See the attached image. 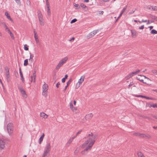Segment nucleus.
Listing matches in <instances>:
<instances>
[{
	"instance_id": "obj_6",
	"label": "nucleus",
	"mask_w": 157,
	"mask_h": 157,
	"mask_svg": "<svg viewBox=\"0 0 157 157\" xmlns=\"http://www.w3.org/2000/svg\"><path fill=\"white\" fill-rule=\"evenodd\" d=\"M38 17L39 18L40 24L41 26L44 25V24L42 14L40 11L37 12Z\"/></svg>"
},
{
	"instance_id": "obj_36",
	"label": "nucleus",
	"mask_w": 157,
	"mask_h": 157,
	"mask_svg": "<svg viewBox=\"0 0 157 157\" xmlns=\"http://www.w3.org/2000/svg\"><path fill=\"white\" fill-rule=\"evenodd\" d=\"M81 6L84 9H85L86 7V6L83 3H81Z\"/></svg>"
},
{
	"instance_id": "obj_60",
	"label": "nucleus",
	"mask_w": 157,
	"mask_h": 157,
	"mask_svg": "<svg viewBox=\"0 0 157 157\" xmlns=\"http://www.w3.org/2000/svg\"><path fill=\"white\" fill-rule=\"evenodd\" d=\"M104 12L102 11H99V14H102Z\"/></svg>"
},
{
	"instance_id": "obj_2",
	"label": "nucleus",
	"mask_w": 157,
	"mask_h": 157,
	"mask_svg": "<svg viewBox=\"0 0 157 157\" xmlns=\"http://www.w3.org/2000/svg\"><path fill=\"white\" fill-rule=\"evenodd\" d=\"M51 146L50 143H47L45 147L42 157H48L50 154Z\"/></svg>"
},
{
	"instance_id": "obj_57",
	"label": "nucleus",
	"mask_w": 157,
	"mask_h": 157,
	"mask_svg": "<svg viewBox=\"0 0 157 157\" xmlns=\"http://www.w3.org/2000/svg\"><path fill=\"white\" fill-rule=\"evenodd\" d=\"M68 86H67H67H66L65 87V88H64V89L63 90V92H64L66 90V89H67V87Z\"/></svg>"
},
{
	"instance_id": "obj_42",
	"label": "nucleus",
	"mask_w": 157,
	"mask_h": 157,
	"mask_svg": "<svg viewBox=\"0 0 157 157\" xmlns=\"http://www.w3.org/2000/svg\"><path fill=\"white\" fill-rule=\"evenodd\" d=\"M144 98H145L147 99H149V100H152L153 99V98H152L147 97H146L145 96H144Z\"/></svg>"
},
{
	"instance_id": "obj_12",
	"label": "nucleus",
	"mask_w": 157,
	"mask_h": 157,
	"mask_svg": "<svg viewBox=\"0 0 157 157\" xmlns=\"http://www.w3.org/2000/svg\"><path fill=\"white\" fill-rule=\"evenodd\" d=\"M85 78V77L84 76H81L80 78L79 79L77 83L79 84V85H81L82 82L84 81Z\"/></svg>"
},
{
	"instance_id": "obj_25",
	"label": "nucleus",
	"mask_w": 157,
	"mask_h": 157,
	"mask_svg": "<svg viewBox=\"0 0 157 157\" xmlns=\"http://www.w3.org/2000/svg\"><path fill=\"white\" fill-rule=\"evenodd\" d=\"M140 76H142V75H138L136 77L137 79L138 80H139L140 81V82H143L144 83V80H143V79H140ZM144 83H146V82H144Z\"/></svg>"
},
{
	"instance_id": "obj_43",
	"label": "nucleus",
	"mask_w": 157,
	"mask_h": 157,
	"mask_svg": "<svg viewBox=\"0 0 157 157\" xmlns=\"http://www.w3.org/2000/svg\"><path fill=\"white\" fill-rule=\"evenodd\" d=\"M18 4H21V2L20 0H14Z\"/></svg>"
},
{
	"instance_id": "obj_15",
	"label": "nucleus",
	"mask_w": 157,
	"mask_h": 157,
	"mask_svg": "<svg viewBox=\"0 0 157 157\" xmlns=\"http://www.w3.org/2000/svg\"><path fill=\"white\" fill-rule=\"evenodd\" d=\"M5 14L8 19L10 20L11 22H13V20L11 18L10 15L7 12H6Z\"/></svg>"
},
{
	"instance_id": "obj_54",
	"label": "nucleus",
	"mask_w": 157,
	"mask_h": 157,
	"mask_svg": "<svg viewBox=\"0 0 157 157\" xmlns=\"http://www.w3.org/2000/svg\"><path fill=\"white\" fill-rule=\"evenodd\" d=\"M60 85V84L59 82H58L56 84V86L58 88L59 87Z\"/></svg>"
},
{
	"instance_id": "obj_30",
	"label": "nucleus",
	"mask_w": 157,
	"mask_h": 157,
	"mask_svg": "<svg viewBox=\"0 0 157 157\" xmlns=\"http://www.w3.org/2000/svg\"><path fill=\"white\" fill-rule=\"evenodd\" d=\"M151 10L157 11V6H152Z\"/></svg>"
},
{
	"instance_id": "obj_48",
	"label": "nucleus",
	"mask_w": 157,
	"mask_h": 157,
	"mask_svg": "<svg viewBox=\"0 0 157 157\" xmlns=\"http://www.w3.org/2000/svg\"><path fill=\"white\" fill-rule=\"evenodd\" d=\"M144 28V25H142L139 27V29H143Z\"/></svg>"
},
{
	"instance_id": "obj_11",
	"label": "nucleus",
	"mask_w": 157,
	"mask_h": 157,
	"mask_svg": "<svg viewBox=\"0 0 157 157\" xmlns=\"http://www.w3.org/2000/svg\"><path fill=\"white\" fill-rule=\"evenodd\" d=\"M75 138V136H73L71 137L67 141V143L66 144V145L68 146L72 142L73 140Z\"/></svg>"
},
{
	"instance_id": "obj_20",
	"label": "nucleus",
	"mask_w": 157,
	"mask_h": 157,
	"mask_svg": "<svg viewBox=\"0 0 157 157\" xmlns=\"http://www.w3.org/2000/svg\"><path fill=\"white\" fill-rule=\"evenodd\" d=\"M134 75L133 74V73L132 72L131 73H130L128 75H127L126 77L125 78L126 79H129V78L132 77Z\"/></svg>"
},
{
	"instance_id": "obj_39",
	"label": "nucleus",
	"mask_w": 157,
	"mask_h": 157,
	"mask_svg": "<svg viewBox=\"0 0 157 157\" xmlns=\"http://www.w3.org/2000/svg\"><path fill=\"white\" fill-rule=\"evenodd\" d=\"M72 81V79H70V80L67 82V86H69V85L70 84Z\"/></svg>"
},
{
	"instance_id": "obj_1",
	"label": "nucleus",
	"mask_w": 157,
	"mask_h": 157,
	"mask_svg": "<svg viewBox=\"0 0 157 157\" xmlns=\"http://www.w3.org/2000/svg\"><path fill=\"white\" fill-rule=\"evenodd\" d=\"M96 137V135L92 132L88 134L87 137V140L82 146V147L84 148V151L82 152V154H84L85 152L91 149L95 142Z\"/></svg>"
},
{
	"instance_id": "obj_16",
	"label": "nucleus",
	"mask_w": 157,
	"mask_h": 157,
	"mask_svg": "<svg viewBox=\"0 0 157 157\" xmlns=\"http://www.w3.org/2000/svg\"><path fill=\"white\" fill-rule=\"evenodd\" d=\"M44 136V133H43L42 135L39 139L38 143L39 144H41V143L42 142L43 140Z\"/></svg>"
},
{
	"instance_id": "obj_40",
	"label": "nucleus",
	"mask_w": 157,
	"mask_h": 157,
	"mask_svg": "<svg viewBox=\"0 0 157 157\" xmlns=\"http://www.w3.org/2000/svg\"><path fill=\"white\" fill-rule=\"evenodd\" d=\"M151 18L152 19L157 21V17L155 16H152L151 17Z\"/></svg>"
},
{
	"instance_id": "obj_24",
	"label": "nucleus",
	"mask_w": 157,
	"mask_h": 157,
	"mask_svg": "<svg viewBox=\"0 0 157 157\" xmlns=\"http://www.w3.org/2000/svg\"><path fill=\"white\" fill-rule=\"evenodd\" d=\"M36 78V75L35 73H34L33 74V75L32 76H31V78H32V82H35V79Z\"/></svg>"
},
{
	"instance_id": "obj_19",
	"label": "nucleus",
	"mask_w": 157,
	"mask_h": 157,
	"mask_svg": "<svg viewBox=\"0 0 157 157\" xmlns=\"http://www.w3.org/2000/svg\"><path fill=\"white\" fill-rule=\"evenodd\" d=\"M71 110L75 113H77L79 112V111L77 109V108L75 107H73Z\"/></svg>"
},
{
	"instance_id": "obj_41",
	"label": "nucleus",
	"mask_w": 157,
	"mask_h": 157,
	"mask_svg": "<svg viewBox=\"0 0 157 157\" xmlns=\"http://www.w3.org/2000/svg\"><path fill=\"white\" fill-rule=\"evenodd\" d=\"M77 21V20L76 19H74L72 20L71 22V23H74L76 21Z\"/></svg>"
},
{
	"instance_id": "obj_47",
	"label": "nucleus",
	"mask_w": 157,
	"mask_h": 157,
	"mask_svg": "<svg viewBox=\"0 0 157 157\" xmlns=\"http://www.w3.org/2000/svg\"><path fill=\"white\" fill-rule=\"evenodd\" d=\"M135 96L137 97H140L144 98V96L141 95H136Z\"/></svg>"
},
{
	"instance_id": "obj_8",
	"label": "nucleus",
	"mask_w": 157,
	"mask_h": 157,
	"mask_svg": "<svg viewBox=\"0 0 157 157\" xmlns=\"http://www.w3.org/2000/svg\"><path fill=\"white\" fill-rule=\"evenodd\" d=\"M18 89L23 97L25 98H26L27 97V95L23 88L21 87H19Z\"/></svg>"
},
{
	"instance_id": "obj_31",
	"label": "nucleus",
	"mask_w": 157,
	"mask_h": 157,
	"mask_svg": "<svg viewBox=\"0 0 157 157\" xmlns=\"http://www.w3.org/2000/svg\"><path fill=\"white\" fill-rule=\"evenodd\" d=\"M140 71V70H136L135 71H133L132 72V73H133L134 75H136V74L139 73Z\"/></svg>"
},
{
	"instance_id": "obj_22",
	"label": "nucleus",
	"mask_w": 157,
	"mask_h": 157,
	"mask_svg": "<svg viewBox=\"0 0 157 157\" xmlns=\"http://www.w3.org/2000/svg\"><path fill=\"white\" fill-rule=\"evenodd\" d=\"M134 135H136V136H141V137H144L147 136L146 135H145V134H140V133H134Z\"/></svg>"
},
{
	"instance_id": "obj_3",
	"label": "nucleus",
	"mask_w": 157,
	"mask_h": 157,
	"mask_svg": "<svg viewBox=\"0 0 157 157\" xmlns=\"http://www.w3.org/2000/svg\"><path fill=\"white\" fill-rule=\"evenodd\" d=\"M68 59V57L66 56L60 60L56 67V70H58L63 64L66 63Z\"/></svg>"
},
{
	"instance_id": "obj_58",
	"label": "nucleus",
	"mask_w": 157,
	"mask_h": 157,
	"mask_svg": "<svg viewBox=\"0 0 157 157\" xmlns=\"http://www.w3.org/2000/svg\"><path fill=\"white\" fill-rule=\"evenodd\" d=\"M75 40V38L73 37H72L71 39L69 40V41H71L72 40Z\"/></svg>"
},
{
	"instance_id": "obj_61",
	"label": "nucleus",
	"mask_w": 157,
	"mask_h": 157,
	"mask_svg": "<svg viewBox=\"0 0 157 157\" xmlns=\"http://www.w3.org/2000/svg\"><path fill=\"white\" fill-rule=\"evenodd\" d=\"M152 22V21H150L149 20H148L147 21V24H150L151 23V22Z\"/></svg>"
},
{
	"instance_id": "obj_23",
	"label": "nucleus",
	"mask_w": 157,
	"mask_h": 157,
	"mask_svg": "<svg viewBox=\"0 0 157 157\" xmlns=\"http://www.w3.org/2000/svg\"><path fill=\"white\" fill-rule=\"evenodd\" d=\"M34 37L35 38V40L36 41V44H37L39 42V39H38V35L34 36Z\"/></svg>"
},
{
	"instance_id": "obj_27",
	"label": "nucleus",
	"mask_w": 157,
	"mask_h": 157,
	"mask_svg": "<svg viewBox=\"0 0 157 157\" xmlns=\"http://www.w3.org/2000/svg\"><path fill=\"white\" fill-rule=\"evenodd\" d=\"M47 13L48 15H50L51 14V11L49 8V7H47Z\"/></svg>"
},
{
	"instance_id": "obj_33",
	"label": "nucleus",
	"mask_w": 157,
	"mask_h": 157,
	"mask_svg": "<svg viewBox=\"0 0 157 157\" xmlns=\"http://www.w3.org/2000/svg\"><path fill=\"white\" fill-rule=\"evenodd\" d=\"M28 64V60L26 59L24 61V65L25 66H27Z\"/></svg>"
},
{
	"instance_id": "obj_34",
	"label": "nucleus",
	"mask_w": 157,
	"mask_h": 157,
	"mask_svg": "<svg viewBox=\"0 0 157 157\" xmlns=\"http://www.w3.org/2000/svg\"><path fill=\"white\" fill-rule=\"evenodd\" d=\"M69 105H70V107L71 109L73 107H74V106H73V105L72 104V101L70 102L69 103Z\"/></svg>"
},
{
	"instance_id": "obj_28",
	"label": "nucleus",
	"mask_w": 157,
	"mask_h": 157,
	"mask_svg": "<svg viewBox=\"0 0 157 157\" xmlns=\"http://www.w3.org/2000/svg\"><path fill=\"white\" fill-rule=\"evenodd\" d=\"M150 33L151 34H157V31L155 29H153L151 31Z\"/></svg>"
},
{
	"instance_id": "obj_13",
	"label": "nucleus",
	"mask_w": 157,
	"mask_h": 157,
	"mask_svg": "<svg viewBox=\"0 0 157 157\" xmlns=\"http://www.w3.org/2000/svg\"><path fill=\"white\" fill-rule=\"evenodd\" d=\"M6 71V76L7 79L9 78V70L7 67H6L5 68Z\"/></svg>"
},
{
	"instance_id": "obj_53",
	"label": "nucleus",
	"mask_w": 157,
	"mask_h": 157,
	"mask_svg": "<svg viewBox=\"0 0 157 157\" xmlns=\"http://www.w3.org/2000/svg\"><path fill=\"white\" fill-rule=\"evenodd\" d=\"M81 130H80L79 131H78V132H77V133H76V135L75 136V138L77 136L78 134H79L80 132H81Z\"/></svg>"
},
{
	"instance_id": "obj_26",
	"label": "nucleus",
	"mask_w": 157,
	"mask_h": 157,
	"mask_svg": "<svg viewBox=\"0 0 157 157\" xmlns=\"http://www.w3.org/2000/svg\"><path fill=\"white\" fill-rule=\"evenodd\" d=\"M137 154L139 157H144L142 153L140 152H138L137 153Z\"/></svg>"
},
{
	"instance_id": "obj_14",
	"label": "nucleus",
	"mask_w": 157,
	"mask_h": 157,
	"mask_svg": "<svg viewBox=\"0 0 157 157\" xmlns=\"http://www.w3.org/2000/svg\"><path fill=\"white\" fill-rule=\"evenodd\" d=\"M40 116L42 118L45 119L47 118L48 115L42 112L40 113Z\"/></svg>"
},
{
	"instance_id": "obj_9",
	"label": "nucleus",
	"mask_w": 157,
	"mask_h": 157,
	"mask_svg": "<svg viewBox=\"0 0 157 157\" xmlns=\"http://www.w3.org/2000/svg\"><path fill=\"white\" fill-rule=\"evenodd\" d=\"M97 33V30H94L93 31L90 32L87 36V38L88 39H89L93 37L94 35H95Z\"/></svg>"
},
{
	"instance_id": "obj_51",
	"label": "nucleus",
	"mask_w": 157,
	"mask_h": 157,
	"mask_svg": "<svg viewBox=\"0 0 157 157\" xmlns=\"http://www.w3.org/2000/svg\"><path fill=\"white\" fill-rule=\"evenodd\" d=\"M135 11V10L129 12L128 13V14L129 15H131V14L133 13Z\"/></svg>"
},
{
	"instance_id": "obj_62",
	"label": "nucleus",
	"mask_w": 157,
	"mask_h": 157,
	"mask_svg": "<svg viewBox=\"0 0 157 157\" xmlns=\"http://www.w3.org/2000/svg\"><path fill=\"white\" fill-rule=\"evenodd\" d=\"M78 149L77 148L75 151V154H76L78 152Z\"/></svg>"
},
{
	"instance_id": "obj_35",
	"label": "nucleus",
	"mask_w": 157,
	"mask_h": 157,
	"mask_svg": "<svg viewBox=\"0 0 157 157\" xmlns=\"http://www.w3.org/2000/svg\"><path fill=\"white\" fill-rule=\"evenodd\" d=\"M69 105H70V107L71 109L73 107H74V106H73V105L72 104V101L70 102L69 103Z\"/></svg>"
},
{
	"instance_id": "obj_50",
	"label": "nucleus",
	"mask_w": 157,
	"mask_h": 157,
	"mask_svg": "<svg viewBox=\"0 0 157 157\" xmlns=\"http://www.w3.org/2000/svg\"><path fill=\"white\" fill-rule=\"evenodd\" d=\"M142 76L143 77H144L145 78L147 79V80H148L150 81H151V79H149V78L145 76H144V75H142Z\"/></svg>"
},
{
	"instance_id": "obj_37",
	"label": "nucleus",
	"mask_w": 157,
	"mask_h": 157,
	"mask_svg": "<svg viewBox=\"0 0 157 157\" xmlns=\"http://www.w3.org/2000/svg\"><path fill=\"white\" fill-rule=\"evenodd\" d=\"M20 76H21V79L22 81L23 82L24 81V78H23V75L22 73H20Z\"/></svg>"
},
{
	"instance_id": "obj_45",
	"label": "nucleus",
	"mask_w": 157,
	"mask_h": 157,
	"mask_svg": "<svg viewBox=\"0 0 157 157\" xmlns=\"http://www.w3.org/2000/svg\"><path fill=\"white\" fill-rule=\"evenodd\" d=\"M81 85H79L78 83H77L76 85V88L78 89Z\"/></svg>"
},
{
	"instance_id": "obj_29",
	"label": "nucleus",
	"mask_w": 157,
	"mask_h": 157,
	"mask_svg": "<svg viewBox=\"0 0 157 157\" xmlns=\"http://www.w3.org/2000/svg\"><path fill=\"white\" fill-rule=\"evenodd\" d=\"M145 8L147 9L148 10H152V6H146Z\"/></svg>"
},
{
	"instance_id": "obj_5",
	"label": "nucleus",
	"mask_w": 157,
	"mask_h": 157,
	"mask_svg": "<svg viewBox=\"0 0 157 157\" xmlns=\"http://www.w3.org/2000/svg\"><path fill=\"white\" fill-rule=\"evenodd\" d=\"M42 94L45 97L47 96V92L48 89V85L44 82V84L42 86Z\"/></svg>"
},
{
	"instance_id": "obj_44",
	"label": "nucleus",
	"mask_w": 157,
	"mask_h": 157,
	"mask_svg": "<svg viewBox=\"0 0 157 157\" xmlns=\"http://www.w3.org/2000/svg\"><path fill=\"white\" fill-rule=\"evenodd\" d=\"M46 4L47 6V7H49V2H48V0H46Z\"/></svg>"
},
{
	"instance_id": "obj_21",
	"label": "nucleus",
	"mask_w": 157,
	"mask_h": 157,
	"mask_svg": "<svg viewBox=\"0 0 157 157\" xmlns=\"http://www.w3.org/2000/svg\"><path fill=\"white\" fill-rule=\"evenodd\" d=\"M30 54V58L29 59V62L31 63H33V57H34L33 55Z\"/></svg>"
},
{
	"instance_id": "obj_7",
	"label": "nucleus",
	"mask_w": 157,
	"mask_h": 157,
	"mask_svg": "<svg viewBox=\"0 0 157 157\" xmlns=\"http://www.w3.org/2000/svg\"><path fill=\"white\" fill-rule=\"evenodd\" d=\"M3 24H4V26L5 28V29L9 33H10V36L11 37V38H12V39H14V36L13 34V33L10 31L9 29L8 28V27H7V26L5 24V23H3Z\"/></svg>"
},
{
	"instance_id": "obj_18",
	"label": "nucleus",
	"mask_w": 157,
	"mask_h": 157,
	"mask_svg": "<svg viewBox=\"0 0 157 157\" xmlns=\"http://www.w3.org/2000/svg\"><path fill=\"white\" fill-rule=\"evenodd\" d=\"M132 36L133 37H135L136 36V32L135 30L132 29L131 30Z\"/></svg>"
},
{
	"instance_id": "obj_46",
	"label": "nucleus",
	"mask_w": 157,
	"mask_h": 157,
	"mask_svg": "<svg viewBox=\"0 0 157 157\" xmlns=\"http://www.w3.org/2000/svg\"><path fill=\"white\" fill-rule=\"evenodd\" d=\"M74 6L77 7V8H79V5L78 4H76V3H74Z\"/></svg>"
},
{
	"instance_id": "obj_49",
	"label": "nucleus",
	"mask_w": 157,
	"mask_h": 157,
	"mask_svg": "<svg viewBox=\"0 0 157 157\" xmlns=\"http://www.w3.org/2000/svg\"><path fill=\"white\" fill-rule=\"evenodd\" d=\"M153 107L154 108H157V104H153Z\"/></svg>"
},
{
	"instance_id": "obj_38",
	"label": "nucleus",
	"mask_w": 157,
	"mask_h": 157,
	"mask_svg": "<svg viewBox=\"0 0 157 157\" xmlns=\"http://www.w3.org/2000/svg\"><path fill=\"white\" fill-rule=\"evenodd\" d=\"M126 9H127V6H126L123 8V10H122V11H121V13H124V12L125 11Z\"/></svg>"
},
{
	"instance_id": "obj_59",
	"label": "nucleus",
	"mask_w": 157,
	"mask_h": 157,
	"mask_svg": "<svg viewBox=\"0 0 157 157\" xmlns=\"http://www.w3.org/2000/svg\"><path fill=\"white\" fill-rule=\"evenodd\" d=\"M149 28L150 30H151L153 28V26H150L149 27Z\"/></svg>"
},
{
	"instance_id": "obj_10",
	"label": "nucleus",
	"mask_w": 157,
	"mask_h": 157,
	"mask_svg": "<svg viewBox=\"0 0 157 157\" xmlns=\"http://www.w3.org/2000/svg\"><path fill=\"white\" fill-rule=\"evenodd\" d=\"M5 142L4 141L0 139V149H3L5 147Z\"/></svg>"
},
{
	"instance_id": "obj_56",
	"label": "nucleus",
	"mask_w": 157,
	"mask_h": 157,
	"mask_svg": "<svg viewBox=\"0 0 157 157\" xmlns=\"http://www.w3.org/2000/svg\"><path fill=\"white\" fill-rule=\"evenodd\" d=\"M66 79L63 78L62 79V82L63 83L65 81Z\"/></svg>"
},
{
	"instance_id": "obj_4",
	"label": "nucleus",
	"mask_w": 157,
	"mask_h": 157,
	"mask_svg": "<svg viewBox=\"0 0 157 157\" xmlns=\"http://www.w3.org/2000/svg\"><path fill=\"white\" fill-rule=\"evenodd\" d=\"M7 129L9 136H12L13 132V126L12 123H9L8 124L7 126Z\"/></svg>"
},
{
	"instance_id": "obj_32",
	"label": "nucleus",
	"mask_w": 157,
	"mask_h": 157,
	"mask_svg": "<svg viewBox=\"0 0 157 157\" xmlns=\"http://www.w3.org/2000/svg\"><path fill=\"white\" fill-rule=\"evenodd\" d=\"M24 49L26 51H27L29 50V48L28 47V45L26 44H25L24 45Z\"/></svg>"
},
{
	"instance_id": "obj_55",
	"label": "nucleus",
	"mask_w": 157,
	"mask_h": 157,
	"mask_svg": "<svg viewBox=\"0 0 157 157\" xmlns=\"http://www.w3.org/2000/svg\"><path fill=\"white\" fill-rule=\"evenodd\" d=\"M34 36L38 35L37 32L35 30H34Z\"/></svg>"
},
{
	"instance_id": "obj_64",
	"label": "nucleus",
	"mask_w": 157,
	"mask_h": 157,
	"mask_svg": "<svg viewBox=\"0 0 157 157\" xmlns=\"http://www.w3.org/2000/svg\"><path fill=\"white\" fill-rule=\"evenodd\" d=\"M89 1V0H84V2H88Z\"/></svg>"
},
{
	"instance_id": "obj_63",
	"label": "nucleus",
	"mask_w": 157,
	"mask_h": 157,
	"mask_svg": "<svg viewBox=\"0 0 157 157\" xmlns=\"http://www.w3.org/2000/svg\"><path fill=\"white\" fill-rule=\"evenodd\" d=\"M68 77V75H66L65 76V77L64 78H65L66 79Z\"/></svg>"
},
{
	"instance_id": "obj_17",
	"label": "nucleus",
	"mask_w": 157,
	"mask_h": 157,
	"mask_svg": "<svg viewBox=\"0 0 157 157\" xmlns=\"http://www.w3.org/2000/svg\"><path fill=\"white\" fill-rule=\"evenodd\" d=\"M93 115L92 113H89L86 115L85 117V118L87 120L90 119L92 117Z\"/></svg>"
},
{
	"instance_id": "obj_52",
	"label": "nucleus",
	"mask_w": 157,
	"mask_h": 157,
	"mask_svg": "<svg viewBox=\"0 0 157 157\" xmlns=\"http://www.w3.org/2000/svg\"><path fill=\"white\" fill-rule=\"evenodd\" d=\"M153 72L154 74L157 75V71H153Z\"/></svg>"
}]
</instances>
